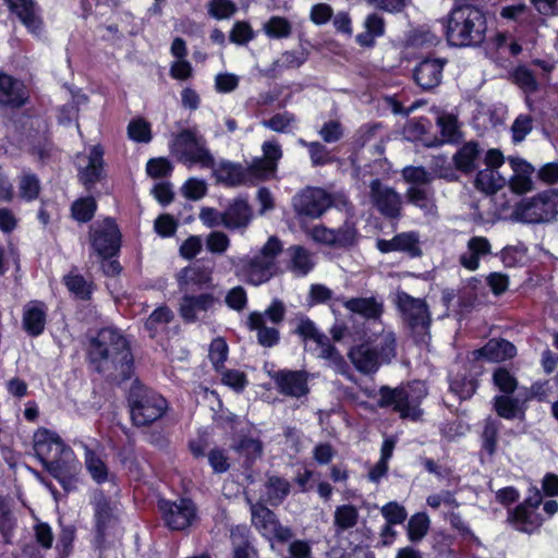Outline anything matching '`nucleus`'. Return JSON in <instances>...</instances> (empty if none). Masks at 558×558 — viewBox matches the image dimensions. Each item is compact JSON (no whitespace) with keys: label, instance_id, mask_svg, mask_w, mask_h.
Wrapping results in <instances>:
<instances>
[{"label":"nucleus","instance_id":"53","mask_svg":"<svg viewBox=\"0 0 558 558\" xmlns=\"http://www.w3.org/2000/svg\"><path fill=\"white\" fill-rule=\"evenodd\" d=\"M333 232L335 247H348L356 242L357 230L352 221L345 220L340 228L333 229Z\"/></svg>","mask_w":558,"mask_h":558},{"label":"nucleus","instance_id":"18","mask_svg":"<svg viewBox=\"0 0 558 558\" xmlns=\"http://www.w3.org/2000/svg\"><path fill=\"white\" fill-rule=\"evenodd\" d=\"M29 98L24 83L5 73H0V105L10 108H21Z\"/></svg>","mask_w":558,"mask_h":558},{"label":"nucleus","instance_id":"40","mask_svg":"<svg viewBox=\"0 0 558 558\" xmlns=\"http://www.w3.org/2000/svg\"><path fill=\"white\" fill-rule=\"evenodd\" d=\"M360 513L353 505H341L333 512V525L338 532L353 529L359 522Z\"/></svg>","mask_w":558,"mask_h":558},{"label":"nucleus","instance_id":"31","mask_svg":"<svg viewBox=\"0 0 558 558\" xmlns=\"http://www.w3.org/2000/svg\"><path fill=\"white\" fill-rule=\"evenodd\" d=\"M247 327L257 331V341L263 347H274L279 341V331L274 327H267L262 312H252L247 317Z\"/></svg>","mask_w":558,"mask_h":558},{"label":"nucleus","instance_id":"63","mask_svg":"<svg viewBox=\"0 0 558 558\" xmlns=\"http://www.w3.org/2000/svg\"><path fill=\"white\" fill-rule=\"evenodd\" d=\"M225 302L228 307L233 311H243L247 304V294L245 289L241 286L230 289L226 294Z\"/></svg>","mask_w":558,"mask_h":558},{"label":"nucleus","instance_id":"61","mask_svg":"<svg viewBox=\"0 0 558 558\" xmlns=\"http://www.w3.org/2000/svg\"><path fill=\"white\" fill-rule=\"evenodd\" d=\"M533 205L539 207L546 216L558 214V190H553L538 195Z\"/></svg>","mask_w":558,"mask_h":558},{"label":"nucleus","instance_id":"11","mask_svg":"<svg viewBox=\"0 0 558 558\" xmlns=\"http://www.w3.org/2000/svg\"><path fill=\"white\" fill-rule=\"evenodd\" d=\"M89 240L94 251L104 258L113 256L120 248V232L110 218L90 227Z\"/></svg>","mask_w":558,"mask_h":558},{"label":"nucleus","instance_id":"41","mask_svg":"<svg viewBox=\"0 0 558 558\" xmlns=\"http://www.w3.org/2000/svg\"><path fill=\"white\" fill-rule=\"evenodd\" d=\"M430 527V520L425 512H417L410 517L407 525V535L411 543L421 542Z\"/></svg>","mask_w":558,"mask_h":558},{"label":"nucleus","instance_id":"49","mask_svg":"<svg viewBox=\"0 0 558 558\" xmlns=\"http://www.w3.org/2000/svg\"><path fill=\"white\" fill-rule=\"evenodd\" d=\"M398 251L409 254L411 257L422 255L420 235L415 231L402 232L396 235Z\"/></svg>","mask_w":558,"mask_h":558},{"label":"nucleus","instance_id":"36","mask_svg":"<svg viewBox=\"0 0 558 558\" xmlns=\"http://www.w3.org/2000/svg\"><path fill=\"white\" fill-rule=\"evenodd\" d=\"M95 518L97 531L100 535H104L106 530L116 521V508L102 496L95 499Z\"/></svg>","mask_w":558,"mask_h":558},{"label":"nucleus","instance_id":"46","mask_svg":"<svg viewBox=\"0 0 558 558\" xmlns=\"http://www.w3.org/2000/svg\"><path fill=\"white\" fill-rule=\"evenodd\" d=\"M263 31L272 39L288 38L292 34V24L288 19L276 15L264 23Z\"/></svg>","mask_w":558,"mask_h":558},{"label":"nucleus","instance_id":"60","mask_svg":"<svg viewBox=\"0 0 558 558\" xmlns=\"http://www.w3.org/2000/svg\"><path fill=\"white\" fill-rule=\"evenodd\" d=\"M252 26L245 21H238L230 31V41L236 45H246L254 38Z\"/></svg>","mask_w":558,"mask_h":558},{"label":"nucleus","instance_id":"3","mask_svg":"<svg viewBox=\"0 0 558 558\" xmlns=\"http://www.w3.org/2000/svg\"><path fill=\"white\" fill-rule=\"evenodd\" d=\"M486 29L484 13L472 4L454 7L448 15L446 35L451 46H478L485 39Z\"/></svg>","mask_w":558,"mask_h":558},{"label":"nucleus","instance_id":"16","mask_svg":"<svg viewBox=\"0 0 558 558\" xmlns=\"http://www.w3.org/2000/svg\"><path fill=\"white\" fill-rule=\"evenodd\" d=\"M270 377L281 395L301 398L308 393V376L303 371L282 369L270 373Z\"/></svg>","mask_w":558,"mask_h":558},{"label":"nucleus","instance_id":"25","mask_svg":"<svg viewBox=\"0 0 558 558\" xmlns=\"http://www.w3.org/2000/svg\"><path fill=\"white\" fill-rule=\"evenodd\" d=\"M88 163L78 171L80 181L90 189L98 182L104 172V149L100 145H94L87 156Z\"/></svg>","mask_w":558,"mask_h":558},{"label":"nucleus","instance_id":"57","mask_svg":"<svg viewBox=\"0 0 558 558\" xmlns=\"http://www.w3.org/2000/svg\"><path fill=\"white\" fill-rule=\"evenodd\" d=\"M129 137L138 143H148L151 141L150 125L144 119H136L129 123Z\"/></svg>","mask_w":558,"mask_h":558},{"label":"nucleus","instance_id":"27","mask_svg":"<svg viewBox=\"0 0 558 558\" xmlns=\"http://www.w3.org/2000/svg\"><path fill=\"white\" fill-rule=\"evenodd\" d=\"M343 306L366 319H378L384 313V302L375 296L344 300Z\"/></svg>","mask_w":558,"mask_h":558},{"label":"nucleus","instance_id":"30","mask_svg":"<svg viewBox=\"0 0 558 558\" xmlns=\"http://www.w3.org/2000/svg\"><path fill=\"white\" fill-rule=\"evenodd\" d=\"M288 269L296 276L307 275L315 266L313 254L301 245H292L287 250Z\"/></svg>","mask_w":558,"mask_h":558},{"label":"nucleus","instance_id":"17","mask_svg":"<svg viewBox=\"0 0 558 558\" xmlns=\"http://www.w3.org/2000/svg\"><path fill=\"white\" fill-rule=\"evenodd\" d=\"M214 173L218 182L227 186H239L246 184H255L260 179L253 171V165L243 167L230 161H222L218 167H214Z\"/></svg>","mask_w":558,"mask_h":558},{"label":"nucleus","instance_id":"8","mask_svg":"<svg viewBox=\"0 0 558 558\" xmlns=\"http://www.w3.org/2000/svg\"><path fill=\"white\" fill-rule=\"evenodd\" d=\"M130 405L132 420L137 426H145L159 420L168 408L162 396L143 388H136L132 391Z\"/></svg>","mask_w":558,"mask_h":558},{"label":"nucleus","instance_id":"15","mask_svg":"<svg viewBox=\"0 0 558 558\" xmlns=\"http://www.w3.org/2000/svg\"><path fill=\"white\" fill-rule=\"evenodd\" d=\"M218 303L219 299L211 293L185 294L180 300L179 313L184 322L194 323L205 318Z\"/></svg>","mask_w":558,"mask_h":558},{"label":"nucleus","instance_id":"45","mask_svg":"<svg viewBox=\"0 0 558 558\" xmlns=\"http://www.w3.org/2000/svg\"><path fill=\"white\" fill-rule=\"evenodd\" d=\"M19 195L25 202H33L38 198L41 186L36 174L23 172L19 177Z\"/></svg>","mask_w":558,"mask_h":558},{"label":"nucleus","instance_id":"6","mask_svg":"<svg viewBox=\"0 0 558 558\" xmlns=\"http://www.w3.org/2000/svg\"><path fill=\"white\" fill-rule=\"evenodd\" d=\"M282 251V242L275 235L270 236L257 254L239 260L238 276L253 286L269 281L277 272V258Z\"/></svg>","mask_w":558,"mask_h":558},{"label":"nucleus","instance_id":"47","mask_svg":"<svg viewBox=\"0 0 558 558\" xmlns=\"http://www.w3.org/2000/svg\"><path fill=\"white\" fill-rule=\"evenodd\" d=\"M296 117L288 111L274 114L268 120H263L262 125L277 133H290L294 129Z\"/></svg>","mask_w":558,"mask_h":558},{"label":"nucleus","instance_id":"4","mask_svg":"<svg viewBox=\"0 0 558 558\" xmlns=\"http://www.w3.org/2000/svg\"><path fill=\"white\" fill-rule=\"evenodd\" d=\"M397 354V339L391 330H381L367 340L353 345L348 357L355 369L364 375L376 373L384 364H389Z\"/></svg>","mask_w":558,"mask_h":558},{"label":"nucleus","instance_id":"20","mask_svg":"<svg viewBox=\"0 0 558 558\" xmlns=\"http://www.w3.org/2000/svg\"><path fill=\"white\" fill-rule=\"evenodd\" d=\"M10 11L14 13L21 23L34 35H39L43 29V21L34 0H4Z\"/></svg>","mask_w":558,"mask_h":558},{"label":"nucleus","instance_id":"48","mask_svg":"<svg viewBox=\"0 0 558 558\" xmlns=\"http://www.w3.org/2000/svg\"><path fill=\"white\" fill-rule=\"evenodd\" d=\"M401 175L410 186H428L434 180V173L427 171L424 167H404Z\"/></svg>","mask_w":558,"mask_h":558},{"label":"nucleus","instance_id":"5","mask_svg":"<svg viewBox=\"0 0 558 558\" xmlns=\"http://www.w3.org/2000/svg\"><path fill=\"white\" fill-rule=\"evenodd\" d=\"M169 150L177 161L189 169L197 166L201 169H214L215 157L208 148L205 136L196 129H184L172 135Z\"/></svg>","mask_w":558,"mask_h":558},{"label":"nucleus","instance_id":"29","mask_svg":"<svg viewBox=\"0 0 558 558\" xmlns=\"http://www.w3.org/2000/svg\"><path fill=\"white\" fill-rule=\"evenodd\" d=\"M509 520L517 530L525 533H532L542 525V518L535 509L526 505L517 506L509 514Z\"/></svg>","mask_w":558,"mask_h":558},{"label":"nucleus","instance_id":"44","mask_svg":"<svg viewBox=\"0 0 558 558\" xmlns=\"http://www.w3.org/2000/svg\"><path fill=\"white\" fill-rule=\"evenodd\" d=\"M173 319V312L167 306L156 308L145 323L150 337L166 330L168 324Z\"/></svg>","mask_w":558,"mask_h":558},{"label":"nucleus","instance_id":"64","mask_svg":"<svg viewBox=\"0 0 558 558\" xmlns=\"http://www.w3.org/2000/svg\"><path fill=\"white\" fill-rule=\"evenodd\" d=\"M517 84L526 93H534L538 88L537 81L527 68L519 66L513 73Z\"/></svg>","mask_w":558,"mask_h":558},{"label":"nucleus","instance_id":"62","mask_svg":"<svg viewBox=\"0 0 558 558\" xmlns=\"http://www.w3.org/2000/svg\"><path fill=\"white\" fill-rule=\"evenodd\" d=\"M229 246L230 239L222 231H213L206 238V247L213 254H223Z\"/></svg>","mask_w":558,"mask_h":558},{"label":"nucleus","instance_id":"32","mask_svg":"<svg viewBox=\"0 0 558 558\" xmlns=\"http://www.w3.org/2000/svg\"><path fill=\"white\" fill-rule=\"evenodd\" d=\"M508 182V177L498 170L483 169L475 178V186L486 194L496 193Z\"/></svg>","mask_w":558,"mask_h":558},{"label":"nucleus","instance_id":"28","mask_svg":"<svg viewBox=\"0 0 558 558\" xmlns=\"http://www.w3.org/2000/svg\"><path fill=\"white\" fill-rule=\"evenodd\" d=\"M251 219L252 209L244 199H234L225 210V227L227 229L246 228Z\"/></svg>","mask_w":558,"mask_h":558},{"label":"nucleus","instance_id":"9","mask_svg":"<svg viewBox=\"0 0 558 558\" xmlns=\"http://www.w3.org/2000/svg\"><path fill=\"white\" fill-rule=\"evenodd\" d=\"M333 202V196L324 189L307 186L293 196L292 206L300 219H318Z\"/></svg>","mask_w":558,"mask_h":558},{"label":"nucleus","instance_id":"12","mask_svg":"<svg viewBox=\"0 0 558 558\" xmlns=\"http://www.w3.org/2000/svg\"><path fill=\"white\" fill-rule=\"evenodd\" d=\"M379 396L378 407H392L393 411L398 412L402 418L416 421L422 415L418 402L411 398L409 390L404 387L389 388L383 386L379 389Z\"/></svg>","mask_w":558,"mask_h":558},{"label":"nucleus","instance_id":"1","mask_svg":"<svg viewBox=\"0 0 558 558\" xmlns=\"http://www.w3.org/2000/svg\"><path fill=\"white\" fill-rule=\"evenodd\" d=\"M89 360L94 368L108 379L117 383L130 378L133 356L129 343L117 329L104 328L89 348Z\"/></svg>","mask_w":558,"mask_h":558},{"label":"nucleus","instance_id":"33","mask_svg":"<svg viewBox=\"0 0 558 558\" xmlns=\"http://www.w3.org/2000/svg\"><path fill=\"white\" fill-rule=\"evenodd\" d=\"M480 153L481 149L477 143H465L452 157L456 168L464 173L474 171Z\"/></svg>","mask_w":558,"mask_h":558},{"label":"nucleus","instance_id":"34","mask_svg":"<svg viewBox=\"0 0 558 558\" xmlns=\"http://www.w3.org/2000/svg\"><path fill=\"white\" fill-rule=\"evenodd\" d=\"M364 27L365 32L356 36V43L362 47L374 46L375 38L385 34V21L376 13L367 15Z\"/></svg>","mask_w":558,"mask_h":558},{"label":"nucleus","instance_id":"22","mask_svg":"<svg viewBox=\"0 0 558 558\" xmlns=\"http://www.w3.org/2000/svg\"><path fill=\"white\" fill-rule=\"evenodd\" d=\"M492 254V245L485 236H472L466 242V248L459 256V264L469 271H475L480 267L482 258Z\"/></svg>","mask_w":558,"mask_h":558},{"label":"nucleus","instance_id":"7","mask_svg":"<svg viewBox=\"0 0 558 558\" xmlns=\"http://www.w3.org/2000/svg\"><path fill=\"white\" fill-rule=\"evenodd\" d=\"M393 302L401 314L402 322L411 329L412 333L425 340L430 326V313L425 300L414 298L409 293L398 290Z\"/></svg>","mask_w":558,"mask_h":558},{"label":"nucleus","instance_id":"14","mask_svg":"<svg viewBox=\"0 0 558 558\" xmlns=\"http://www.w3.org/2000/svg\"><path fill=\"white\" fill-rule=\"evenodd\" d=\"M251 512L252 523L264 536L275 537L280 542H287L292 537L291 530L281 525L275 513L267 507L255 504L252 505Z\"/></svg>","mask_w":558,"mask_h":558},{"label":"nucleus","instance_id":"52","mask_svg":"<svg viewBox=\"0 0 558 558\" xmlns=\"http://www.w3.org/2000/svg\"><path fill=\"white\" fill-rule=\"evenodd\" d=\"M437 125L446 142H456L460 138L458 120L453 114H440L437 118Z\"/></svg>","mask_w":558,"mask_h":558},{"label":"nucleus","instance_id":"50","mask_svg":"<svg viewBox=\"0 0 558 558\" xmlns=\"http://www.w3.org/2000/svg\"><path fill=\"white\" fill-rule=\"evenodd\" d=\"M96 208L97 204L93 197H83L72 204L71 210L75 220L87 222L94 217Z\"/></svg>","mask_w":558,"mask_h":558},{"label":"nucleus","instance_id":"13","mask_svg":"<svg viewBox=\"0 0 558 558\" xmlns=\"http://www.w3.org/2000/svg\"><path fill=\"white\" fill-rule=\"evenodd\" d=\"M369 198L373 206L386 218L396 219L401 216L403 201L393 187L375 179L369 184Z\"/></svg>","mask_w":558,"mask_h":558},{"label":"nucleus","instance_id":"58","mask_svg":"<svg viewBox=\"0 0 558 558\" xmlns=\"http://www.w3.org/2000/svg\"><path fill=\"white\" fill-rule=\"evenodd\" d=\"M64 283L70 292L82 300L88 299L90 294V286L81 275L70 274L64 277Z\"/></svg>","mask_w":558,"mask_h":558},{"label":"nucleus","instance_id":"19","mask_svg":"<svg viewBox=\"0 0 558 558\" xmlns=\"http://www.w3.org/2000/svg\"><path fill=\"white\" fill-rule=\"evenodd\" d=\"M48 307L38 300L27 302L23 306L22 327L31 337L40 336L46 327Z\"/></svg>","mask_w":558,"mask_h":558},{"label":"nucleus","instance_id":"2","mask_svg":"<svg viewBox=\"0 0 558 558\" xmlns=\"http://www.w3.org/2000/svg\"><path fill=\"white\" fill-rule=\"evenodd\" d=\"M34 450L45 462L48 472L57 478L66 490L76 486L80 465L73 451L66 447L59 435L48 429H40L34 435Z\"/></svg>","mask_w":558,"mask_h":558},{"label":"nucleus","instance_id":"42","mask_svg":"<svg viewBox=\"0 0 558 558\" xmlns=\"http://www.w3.org/2000/svg\"><path fill=\"white\" fill-rule=\"evenodd\" d=\"M266 494L270 505L276 506L289 495L291 485L290 483L279 476H269L266 484Z\"/></svg>","mask_w":558,"mask_h":558},{"label":"nucleus","instance_id":"59","mask_svg":"<svg viewBox=\"0 0 558 558\" xmlns=\"http://www.w3.org/2000/svg\"><path fill=\"white\" fill-rule=\"evenodd\" d=\"M208 356L217 371L223 368V364L228 357V344L222 338H216L211 341Z\"/></svg>","mask_w":558,"mask_h":558},{"label":"nucleus","instance_id":"37","mask_svg":"<svg viewBox=\"0 0 558 558\" xmlns=\"http://www.w3.org/2000/svg\"><path fill=\"white\" fill-rule=\"evenodd\" d=\"M494 409L500 417L506 420L521 418L524 415L523 403L519 399L508 396L495 397Z\"/></svg>","mask_w":558,"mask_h":558},{"label":"nucleus","instance_id":"54","mask_svg":"<svg viewBox=\"0 0 558 558\" xmlns=\"http://www.w3.org/2000/svg\"><path fill=\"white\" fill-rule=\"evenodd\" d=\"M15 527L16 520L10 508L4 502H0V534L2 535L5 544L12 543Z\"/></svg>","mask_w":558,"mask_h":558},{"label":"nucleus","instance_id":"38","mask_svg":"<svg viewBox=\"0 0 558 558\" xmlns=\"http://www.w3.org/2000/svg\"><path fill=\"white\" fill-rule=\"evenodd\" d=\"M298 143L307 149L313 167L327 166L336 160L331 151L318 141L307 142L300 138Z\"/></svg>","mask_w":558,"mask_h":558},{"label":"nucleus","instance_id":"51","mask_svg":"<svg viewBox=\"0 0 558 558\" xmlns=\"http://www.w3.org/2000/svg\"><path fill=\"white\" fill-rule=\"evenodd\" d=\"M236 10V4L232 0H209L207 3L208 14L216 20L230 19Z\"/></svg>","mask_w":558,"mask_h":558},{"label":"nucleus","instance_id":"56","mask_svg":"<svg viewBox=\"0 0 558 558\" xmlns=\"http://www.w3.org/2000/svg\"><path fill=\"white\" fill-rule=\"evenodd\" d=\"M380 513L387 523L402 524L408 518L407 509L397 501H389L380 508Z\"/></svg>","mask_w":558,"mask_h":558},{"label":"nucleus","instance_id":"43","mask_svg":"<svg viewBox=\"0 0 558 558\" xmlns=\"http://www.w3.org/2000/svg\"><path fill=\"white\" fill-rule=\"evenodd\" d=\"M305 61L306 54L303 52L284 51L272 62L268 72L272 76H277L283 70L300 68Z\"/></svg>","mask_w":558,"mask_h":558},{"label":"nucleus","instance_id":"10","mask_svg":"<svg viewBox=\"0 0 558 558\" xmlns=\"http://www.w3.org/2000/svg\"><path fill=\"white\" fill-rule=\"evenodd\" d=\"M158 506L166 525L171 530H185L197 518L196 507L191 499L181 498L175 501L161 499Z\"/></svg>","mask_w":558,"mask_h":558},{"label":"nucleus","instance_id":"55","mask_svg":"<svg viewBox=\"0 0 558 558\" xmlns=\"http://www.w3.org/2000/svg\"><path fill=\"white\" fill-rule=\"evenodd\" d=\"M317 133L325 143L332 144L343 138L344 128L339 120H328L320 126Z\"/></svg>","mask_w":558,"mask_h":558},{"label":"nucleus","instance_id":"23","mask_svg":"<svg viewBox=\"0 0 558 558\" xmlns=\"http://www.w3.org/2000/svg\"><path fill=\"white\" fill-rule=\"evenodd\" d=\"M445 61L440 59H425L414 70V80L425 90L437 87L442 77Z\"/></svg>","mask_w":558,"mask_h":558},{"label":"nucleus","instance_id":"39","mask_svg":"<svg viewBox=\"0 0 558 558\" xmlns=\"http://www.w3.org/2000/svg\"><path fill=\"white\" fill-rule=\"evenodd\" d=\"M433 191L428 186H409L405 191L408 202L426 213L435 210Z\"/></svg>","mask_w":558,"mask_h":558},{"label":"nucleus","instance_id":"24","mask_svg":"<svg viewBox=\"0 0 558 558\" xmlns=\"http://www.w3.org/2000/svg\"><path fill=\"white\" fill-rule=\"evenodd\" d=\"M515 347L505 339H492L482 349L473 351L475 360L501 362L515 355Z\"/></svg>","mask_w":558,"mask_h":558},{"label":"nucleus","instance_id":"21","mask_svg":"<svg viewBox=\"0 0 558 558\" xmlns=\"http://www.w3.org/2000/svg\"><path fill=\"white\" fill-rule=\"evenodd\" d=\"M263 157L252 161L253 171L260 180L268 179L277 169V163L282 157V149L278 141H266L262 145Z\"/></svg>","mask_w":558,"mask_h":558},{"label":"nucleus","instance_id":"26","mask_svg":"<svg viewBox=\"0 0 558 558\" xmlns=\"http://www.w3.org/2000/svg\"><path fill=\"white\" fill-rule=\"evenodd\" d=\"M178 284L181 290L203 288L210 284L211 271L198 265L184 267L177 274Z\"/></svg>","mask_w":558,"mask_h":558},{"label":"nucleus","instance_id":"35","mask_svg":"<svg viewBox=\"0 0 558 558\" xmlns=\"http://www.w3.org/2000/svg\"><path fill=\"white\" fill-rule=\"evenodd\" d=\"M84 462L87 472L90 477L98 484L105 483L109 478V470L106 462L102 458L89 449L87 446H84Z\"/></svg>","mask_w":558,"mask_h":558}]
</instances>
